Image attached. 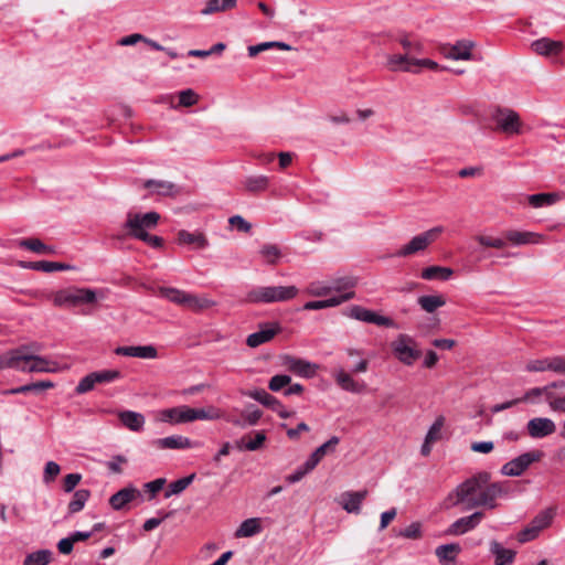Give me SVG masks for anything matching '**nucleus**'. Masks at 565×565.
I'll list each match as a JSON object with an SVG mask.
<instances>
[{"mask_svg": "<svg viewBox=\"0 0 565 565\" xmlns=\"http://www.w3.org/2000/svg\"><path fill=\"white\" fill-rule=\"evenodd\" d=\"M491 475L481 471L459 483L444 500L445 509L465 504V510L483 507L493 510L497 500L508 494L509 488L504 482H490Z\"/></svg>", "mask_w": 565, "mask_h": 565, "instance_id": "f257e3e1", "label": "nucleus"}, {"mask_svg": "<svg viewBox=\"0 0 565 565\" xmlns=\"http://www.w3.org/2000/svg\"><path fill=\"white\" fill-rule=\"evenodd\" d=\"M160 220V214L151 211L145 214L129 213L125 223V228L129 232V236L147 243L153 248H161L163 246V238L156 235H150L147 230L154 228Z\"/></svg>", "mask_w": 565, "mask_h": 565, "instance_id": "f03ea898", "label": "nucleus"}, {"mask_svg": "<svg viewBox=\"0 0 565 565\" xmlns=\"http://www.w3.org/2000/svg\"><path fill=\"white\" fill-rule=\"evenodd\" d=\"M222 418V413L214 406L192 408L188 405L166 408L159 412L158 419L162 423L179 425L194 420H215Z\"/></svg>", "mask_w": 565, "mask_h": 565, "instance_id": "7ed1b4c3", "label": "nucleus"}, {"mask_svg": "<svg viewBox=\"0 0 565 565\" xmlns=\"http://www.w3.org/2000/svg\"><path fill=\"white\" fill-rule=\"evenodd\" d=\"M298 295L296 286H259L250 289L245 296L247 303L284 302Z\"/></svg>", "mask_w": 565, "mask_h": 565, "instance_id": "20e7f679", "label": "nucleus"}, {"mask_svg": "<svg viewBox=\"0 0 565 565\" xmlns=\"http://www.w3.org/2000/svg\"><path fill=\"white\" fill-rule=\"evenodd\" d=\"M96 300V292L89 288L61 289L53 295L55 307H77L83 303H94Z\"/></svg>", "mask_w": 565, "mask_h": 565, "instance_id": "39448f33", "label": "nucleus"}, {"mask_svg": "<svg viewBox=\"0 0 565 565\" xmlns=\"http://www.w3.org/2000/svg\"><path fill=\"white\" fill-rule=\"evenodd\" d=\"M394 356L405 365H413L422 356V351L416 349V341L408 334L401 333L391 343Z\"/></svg>", "mask_w": 565, "mask_h": 565, "instance_id": "423d86ee", "label": "nucleus"}, {"mask_svg": "<svg viewBox=\"0 0 565 565\" xmlns=\"http://www.w3.org/2000/svg\"><path fill=\"white\" fill-rule=\"evenodd\" d=\"M14 364H18L19 367H14V370L22 372H52L54 367L51 365L52 363L40 355L22 353V349L12 350Z\"/></svg>", "mask_w": 565, "mask_h": 565, "instance_id": "0eeeda50", "label": "nucleus"}, {"mask_svg": "<svg viewBox=\"0 0 565 565\" xmlns=\"http://www.w3.org/2000/svg\"><path fill=\"white\" fill-rule=\"evenodd\" d=\"M497 128L507 135H519L522 132V122L516 111L510 108L497 107L492 115Z\"/></svg>", "mask_w": 565, "mask_h": 565, "instance_id": "6e6552de", "label": "nucleus"}, {"mask_svg": "<svg viewBox=\"0 0 565 565\" xmlns=\"http://www.w3.org/2000/svg\"><path fill=\"white\" fill-rule=\"evenodd\" d=\"M443 232L441 226L433 227L419 235L414 236L408 244L404 245L399 250H397L394 255L397 257H407L417 252H422L427 248V246L433 243L437 236Z\"/></svg>", "mask_w": 565, "mask_h": 565, "instance_id": "1a4fd4ad", "label": "nucleus"}, {"mask_svg": "<svg viewBox=\"0 0 565 565\" xmlns=\"http://www.w3.org/2000/svg\"><path fill=\"white\" fill-rule=\"evenodd\" d=\"M541 451H529L524 452L516 458L508 461L501 468V473L509 477L521 476L533 462L539 461L542 458Z\"/></svg>", "mask_w": 565, "mask_h": 565, "instance_id": "9d476101", "label": "nucleus"}, {"mask_svg": "<svg viewBox=\"0 0 565 565\" xmlns=\"http://www.w3.org/2000/svg\"><path fill=\"white\" fill-rule=\"evenodd\" d=\"M347 316L359 321L373 323L381 327L396 328V323L394 322L393 319L385 316H381L375 311L369 310L358 305L352 306L348 310Z\"/></svg>", "mask_w": 565, "mask_h": 565, "instance_id": "9b49d317", "label": "nucleus"}, {"mask_svg": "<svg viewBox=\"0 0 565 565\" xmlns=\"http://www.w3.org/2000/svg\"><path fill=\"white\" fill-rule=\"evenodd\" d=\"M281 331L279 323L266 322L259 326V330L249 334L246 339V344L249 348H257L264 343L269 342L276 334Z\"/></svg>", "mask_w": 565, "mask_h": 565, "instance_id": "f8f14e48", "label": "nucleus"}, {"mask_svg": "<svg viewBox=\"0 0 565 565\" xmlns=\"http://www.w3.org/2000/svg\"><path fill=\"white\" fill-rule=\"evenodd\" d=\"M247 395L262 405L270 408L273 412H276L280 418H288L291 416V413L286 409L282 403L265 390H254Z\"/></svg>", "mask_w": 565, "mask_h": 565, "instance_id": "ddd939ff", "label": "nucleus"}, {"mask_svg": "<svg viewBox=\"0 0 565 565\" xmlns=\"http://www.w3.org/2000/svg\"><path fill=\"white\" fill-rule=\"evenodd\" d=\"M546 402L552 411L565 413V381L546 385Z\"/></svg>", "mask_w": 565, "mask_h": 565, "instance_id": "4468645a", "label": "nucleus"}, {"mask_svg": "<svg viewBox=\"0 0 565 565\" xmlns=\"http://www.w3.org/2000/svg\"><path fill=\"white\" fill-rule=\"evenodd\" d=\"M484 518V513L482 511H476L468 516H462L456 520L447 529V535H462L473 529H476L482 519Z\"/></svg>", "mask_w": 565, "mask_h": 565, "instance_id": "2eb2a0df", "label": "nucleus"}, {"mask_svg": "<svg viewBox=\"0 0 565 565\" xmlns=\"http://www.w3.org/2000/svg\"><path fill=\"white\" fill-rule=\"evenodd\" d=\"M281 359L282 365L288 371L306 379L315 376L316 371L318 369L316 364L291 355H284Z\"/></svg>", "mask_w": 565, "mask_h": 565, "instance_id": "dca6fc26", "label": "nucleus"}, {"mask_svg": "<svg viewBox=\"0 0 565 565\" xmlns=\"http://www.w3.org/2000/svg\"><path fill=\"white\" fill-rule=\"evenodd\" d=\"M198 445L199 443L192 441L190 438L182 435H171L151 441V446L159 450L190 449L196 447Z\"/></svg>", "mask_w": 565, "mask_h": 565, "instance_id": "f3484780", "label": "nucleus"}, {"mask_svg": "<svg viewBox=\"0 0 565 565\" xmlns=\"http://www.w3.org/2000/svg\"><path fill=\"white\" fill-rule=\"evenodd\" d=\"M527 434L535 439L544 438L555 433V423L547 417H535L527 422Z\"/></svg>", "mask_w": 565, "mask_h": 565, "instance_id": "a211bd4d", "label": "nucleus"}, {"mask_svg": "<svg viewBox=\"0 0 565 565\" xmlns=\"http://www.w3.org/2000/svg\"><path fill=\"white\" fill-rule=\"evenodd\" d=\"M333 379L335 383L343 390L350 393H362L365 388L363 382L355 381L349 372L343 367L333 371Z\"/></svg>", "mask_w": 565, "mask_h": 565, "instance_id": "6ab92c4d", "label": "nucleus"}, {"mask_svg": "<svg viewBox=\"0 0 565 565\" xmlns=\"http://www.w3.org/2000/svg\"><path fill=\"white\" fill-rule=\"evenodd\" d=\"M115 354L139 359H156L158 356V351L153 345H131L117 347L115 349Z\"/></svg>", "mask_w": 565, "mask_h": 565, "instance_id": "aec40b11", "label": "nucleus"}, {"mask_svg": "<svg viewBox=\"0 0 565 565\" xmlns=\"http://www.w3.org/2000/svg\"><path fill=\"white\" fill-rule=\"evenodd\" d=\"M142 186L149 190L150 194L161 196H175L179 193L177 184L164 180L148 179L143 181Z\"/></svg>", "mask_w": 565, "mask_h": 565, "instance_id": "412c9836", "label": "nucleus"}, {"mask_svg": "<svg viewBox=\"0 0 565 565\" xmlns=\"http://www.w3.org/2000/svg\"><path fill=\"white\" fill-rule=\"evenodd\" d=\"M504 238L514 246L537 244L541 242L542 235L527 232L510 230L504 233Z\"/></svg>", "mask_w": 565, "mask_h": 565, "instance_id": "4be33fe9", "label": "nucleus"}, {"mask_svg": "<svg viewBox=\"0 0 565 565\" xmlns=\"http://www.w3.org/2000/svg\"><path fill=\"white\" fill-rule=\"evenodd\" d=\"M367 491H347L341 494V507L349 513H360L361 504L366 498Z\"/></svg>", "mask_w": 565, "mask_h": 565, "instance_id": "5701e85b", "label": "nucleus"}, {"mask_svg": "<svg viewBox=\"0 0 565 565\" xmlns=\"http://www.w3.org/2000/svg\"><path fill=\"white\" fill-rule=\"evenodd\" d=\"M140 495V492L135 487H126L114 493L109 498L110 507L116 510H122L125 505L131 501H134L137 497Z\"/></svg>", "mask_w": 565, "mask_h": 565, "instance_id": "b1692460", "label": "nucleus"}, {"mask_svg": "<svg viewBox=\"0 0 565 565\" xmlns=\"http://www.w3.org/2000/svg\"><path fill=\"white\" fill-rule=\"evenodd\" d=\"M20 267L35 271L53 273L58 270H68L73 266L64 263L39 260V262H20Z\"/></svg>", "mask_w": 565, "mask_h": 565, "instance_id": "393cba45", "label": "nucleus"}, {"mask_svg": "<svg viewBox=\"0 0 565 565\" xmlns=\"http://www.w3.org/2000/svg\"><path fill=\"white\" fill-rule=\"evenodd\" d=\"M531 46L540 55H558L564 49V43L548 38H541L535 40Z\"/></svg>", "mask_w": 565, "mask_h": 565, "instance_id": "a878e982", "label": "nucleus"}, {"mask_svg": "<svg viewBox=\"0 0 565 565\" xmlns=\"http://www.w3.org/2000/svg\"><path fill=\"white\" fill-rule=\"evenodd\" d=\"M385 65L391 72L417 73V70L414 68L415 63H413V61H411L405 54L387 55Z\"/></svg>", "mask_w": 565, "mask_h": 565, "instance_id": "bb28decb", "label": "nucleus"}, {"mask_svg": "<svg viewBox=\"0 0 565 565\" xmlns=\"http://www.w3.org/2000/svg\"><path fill=\"white\" fill-rule=\"evenodd\" d=\"M120 423L131 431L139 433L145 426V416L134 411H122L118 414Z\"/></svg>", "mask_w": 565, "mask_h": 565, "instance_id": "cd10ccee", "label": "nucleus"}, {"mask_svg": "<svg viewBox=\"0 0 565 565\" xmlns=\"http://www.w3.org/2000/svg\"><path fill=\"white\" fill-rule=\"evenodd\" d=\"M340 443L339 437L332 436L328 441L319 446L307 459V466L317 467L321 459L328 454L332 452L338 444Z\"/></svg>", "mask_w": 565, "mask_h": 565, "instance_id": "c85d7f7f", "label": "nucleus"}, {"mask_svg": "<svg viewBox=\"0 0 565 565\" xmlns=\"http://www.w3.org/2000/svg\"><path fill=\"white\" fill-rule=\"evenodd\" d=\"M269 181V177L264 174L249 175L243 181V185L248 193L258 194L268 189Z\"/></svg>", "mask_w": 565, "mask_h": 565, "instance_id": "c756f323", "label": "nucleus"}, {"mask_svg": "<svg viewBox=\"0 0 565 565\" xmlns=\"http://www.w3.org/2000/svg\"><path fill=\"white\" fill-rule=\"evenodd\" d=\"M490 552L495 556V565H511L515 558V552L504 548L499 542L490 543Z\"/></svg>", "mask_w": 565, "mask_h": 565, "instance_id": "7c9ffc66", "label": "nucleus"}, {"mask_svg": "<svg viewBox=\"0 0 565 565\" xmlns=\"http://www.w3.org/2000/svg\"><path fill=\"white\" fill-rule=\"evenodd\" d=\"M461 547L458 543H450V544H444L439 545L435 554L438 557L439 562L443 565H449V563H454L457 555L460 553Z\"/></svg>", "mask_w": 565, "mask_h": 565, "instance_id": "2f4dec72", "label": "nucleus"}, {"mask_svg": "<svg viewBox=\"0 0 565 565\" xmlns=\"http://www.w3.org/2000/svg\"><path fill=\"white\" fill-rule=\"evenodd\" d=\"M454 275V270L449 267L429 266L422 270L420 277L425 280H448Z\"/></svg>", "mask_w": 565, "mask_h": 565, "instance_id": "473e14b6", "label": "nucleus"}, {"mask_svg": "<svg viewBox=\"0 0 565 565\" xmlns=\"http://www.w3.org/2000/svg\"><path fill=\"white\" fill-rule=\"evenodd\" d=\"M473 47V43L470 41H459L449 50L447 57L451 60H463L469 61L472 58L471 50Z\"/></svg>", "mask_w": 565, "mask_h": 565, "instance_id": "72a5a7b5", "label": "nucleus"}, {"mask_svg": "<svg viewBox=\"0 0 565 565\" xmlns=\"http://www.w3.org/2000/svg\"><path fill=\"white\" fill-rule=\"evenodd\" d=\"M398 43L402 45L403 50L405 51L404 54L415 63L417 60V55H420L424 51L423 44L417 41L413 40L407 35L401 36L398 39Z\"/></svg>", "mask_w": 565, "mask_h": 565, "instance_id": "f704fd0d", "label": "nucleus"}, {"mask_svg": "<svg viewBox=\"0 0 565 565\" xmlns=\"http://www.w3.org/2000/svg\"><path fill=\"white\" fill-rule=\"evenodd\" d=\"M89 498L90 491L88 489L76 490L67 505V515H73L82 511Z\"/></svg>", "mask_w": 565, "mask_h": 565, "instance_id": "c9c22d12", "label": "nucleus"}, {"mask_svg": "<svg viewBox=\"0 0 565 565\" xmlns=\"http://www.w3.org/2000/svg\"><path fill=\"white\" fill-rule=\"evenodd\" d=\"M178 242L180 244L194 245L200 249H203L209 245V241L202 233H191L185 230H181L178 233Z\"/></svg>", "mask_w": 565, "mask_h": 565, "instance_id": "e433bc0d", "label": "nucleus"}, {"mask_svg": "<svg viewBox=\"0 0 565 565\" xmlns=\"http://www.w3.org/2000/svg\"><path fill=\"white\" fill-rule=\"evenodd\" d=\"M262 531L260 520L257 518H250L243 521L239 527L235 532L236 537H250L258 534Z\"/></svg>", "mask_w": 565, "mask_h": 565, "instance_id": "4c0bfd02", "label": "nucleus"}, {"mask_svg": "<svg viewBox=\"0 0 565 565\" xmlns=\"http://www.w3.org/2000/svg\"><path fill=\"white\" fill-rule=\"evenodd\" d=\"M417 302L423 310L428 313H433L438 308L446 305V299L443 295H427L420 296Z\"/></svg>", "mask_w": 565, "mask_h": 565, "instance_id": "58836bf2", "label": "nucleus"}, {"mask_svg": "<svg viewBox=\"0 0 565 565\" xmlns=\"http://www.w3.org/2000/svg\"><path fill=\"white\" fill-rule=\"evenodd\" d=\"M19 246L36 254H54L55 247L44 244L39 238H26L19 242Z\"/></svg>", "mask_w": 565, "mask_h": 565, "instance_id": "ea45409f", "label": "nucleus"}, {"mask_svg": "<svg viewBox=\"0 0 565 565\" xmlns=\"http://www.w3.org/2000/svg\"><path fill=\"white\" fill-rule=\"evenodd\" d=\"M214 305V301L207 298H200L195 295L186 292L183 307L192 311L199 312L202 311L203 309L211 308Z\"/></svg>", "mask_w": 565, "mask_h": 565, "instance_id": "a19ab883", "label": "nucleus"}, {"mask_svg": "<svg viewBox=\"0 0 565 565\" xmlns=\"http://www.w3.org/2000/svg\"><path fill=\"white\" fill-rule=\"evenodd\" d=\"M358 284V279L353 276H344L334 278L331 284V291H337L339 295L354 291V288Z\"/></svg>", "mask_w": 565, "mask_h": 565, "instance_id": "79ce46f5", "label": "nucleus"}, {"mask_svg": "<svg viewBox=\"0 0 565 565\" xmlns=\"http://www.w3.org/2000/svg\"><path fill=\"white\" fill-rule=\"evenodd\" d=\"M559 200L557 193H536L527 196L529 204L535 209L552 205Z\"/></svg>", "mask_w": 565, "mask_h": 565, "instance_id": "37998d69", "label": "nucleus"}, {"mask_svg": "<svg viewBox=\"0 0 565 565\" xmlns=\"http://www.w3.org/2000/svg\"><path fill=\"white\" fill-rule=\"evenodd\" d=\"M556 512L553 508H546L539 512L534 519L531 521V524L541 532L542 530L548 527L555 516Z\"/></svg>", "mask_w": 565, "mask_h": 565, "instance_id": "c03bdc74", "label": "nucleus"}, {"mask_svg": "<svg viewBox=\"0 0 565 565\" xmlns=\"http://www.w3.org/2000/svg\"><path fill=\"white\" fill-rule=\"evenodd\" d=\"M237 0H209L201 13L204 15L213 14L215 12L226 11L236 6Z\"/></svg>", "mask_w": 565, "mask_h": 565, "instance_id": "a18cd8bd", "label": "nucleus"}, {"mask_svg": "<svg viewBox=\"0 0 565 565\" xmlns=\"http://www.w3.org/2000/svg\"><path fill=\"white\" fill-rule=\"evenodd\" d=\"M259 255L264 263L268 265H276L281 258V250L275 244H264L259 249Z\"/></svg>", "mask_w": 565, "mask_h": 565, "instance_id": "49530a36", "label": "nucleus"}, {"mask_svg": "<svg viewBox=\"0 0 565 565\" xmlns=\"http://www.w3.org/2000/svg\"><path fill=\"white\" fill-rule=\"evenodd\" d=\"M195 473L186 476L184 478H180L175 481H172L167 491L164 492V498H170L171 495H177L183 492L194 480Z\"/></svg>", "mask_w": 565, "mask_h": 565, "instance_id": "de8ad7c7", "label": "nucleus"}, {"mask_svg": "<svg viewBox=\"0 0 565 565\" xmlns=\"http://www.w3.org/2000/svg\"><path fill=\"white\" fill-rule=\"evenodd\" d=\"M52 552L50 550H40L25 556L23 565H47L51 562Z\"/></svg>", "mask_w": 565, "mask_h": 565, "instance_id": "09e8293b", "label": "nucleus"}, {"mask_svg": "<svg viewBox=\"0 0 565 565\" xmlns=\"http://www.w3.org/2000/svg\"><path fill=\"white\" fill-rule=\"evenodd\" d=\"M96 385L108 384L118 381L122 377V374L118 370H100L92 372Z\"/></svg>", "mask_w": 565, "mask_h": 565, "instance_id": "8fccbe9b", "label": "nucleus"}, {"mask_svg": "<svg viewBox=\"0 0 565 565\" xmlns=\"http://www.w3.org/2000/svg\"><path fill=\"white\" fill-rule=\"evenodd\" d=\"M185 291L172 288V287H160L159 295L167 300L183 307Z\"/></svg>", "mask_w": 565, "mask_h": 565, "instance_id": "3c124183", "label": "nucleus"}, {"mask_svg": "<svg viewBox=\"0 0 565 565\" xmlns=\"http://www.w3.org/2000/svg\"><path fill=\"white\" fill-rule=\"evenodd\" d=\"M476 241L484 247H491V248H503L507 246V239L500 238V237H491L487 235H478L476 237Z\"/></svg>", "mask_w": 565, "mask_h": 565, "instance_id": "603ef678", "label": "nucleus"}, {"mask_svg": "<svg viewBox=\"0 0 565 565\" xmlns=\"http://www.w3.org/2000/svg\"><path fill=\"white\" fill-rule=\"evenodd\" d=\"M96 386L92 372L82 377L75 387V394L83 395L93 391Z\"/></svg>", "mask_w": 565, "mask_h": 565, "instance_id": "864d4df0", "label": "nucleus"}, {"mask_svg": "<svg viewBox=\"0 0 565 565\" xmlns=\"http://www.w3.org/2000/svg\"><path fill=\"white\" fill-rule=\"evenodd\" d=\"M61 467L55 461H47L43 471V482L49 484L60 475Z\"/></svg>", "mask_w": 565, "mask_h": 565, "instance_id": "5fc2aeb1", "label": "nucleus"}, {"mask_svg": "<svg viewBox=\"0 0 565 565\" xmlns=\"http://www.w3.org/2000/svg\"><path fill=\"white\" fill-rule=\"evenodd\" d=\"M199 100V95L191 88L183 89L179 93V105L183 107H191Z\"/></svg>", "mask_w": 565, "mask_h": 565, "instance_id": "6e6d98bb", "label": "nucleus"}, {"mask_svg": "<svg viewBox=\"0 0 565 565\" xmlns=\"http://www.w3.org/2000/svg\"><path fill=\"white\" fill-rule=\"evenodd\" d=\"M291 382V377L286 374H277L274 375L268 383V388L273 392H278L282 387L289 385Z\"/></svg>", "mask_w": 565, "mask_h": 565, "instance_id": "4d7b16f0", "label": "nucleus"}, {"mask_svg": "<svg viewBox=\"0 0 565 565\" xmlns=\"http://www.w3.org/2000/svg\"><path fill=\"white\" fill-rule=\"evenodd\" d=\"M355 297V291L344 292L338 296L330 297L323 300L326 308L337 307L345 301H349Z\"/></svg>", "mask_w": 565, "mask_h": 565, "instance_id": "13d9d810", "label": "nucleus"}, {"mask_svg": "<svg viewBox=\"0 0 565 565\" xmlns=\"http://www.w3.org/2000/svg\"><path fill=\"white\" fill-rule=\"evenodd\" d=\"M315 469V467H308L307 466V460L301 465L299 466L292 473L288 475L286 477V481L289 482V483H296V482H299L307 473H309L310 471H312Z\"/></svg>", "mask_w": 565, "mask_h": 565, "instance_id": "bf43d9fd", "label": "nucleus"}, {"mask_svg": "<svg viewBox=\"0 0 565 565\" xmlns=\"http://www.w3.org/2000/svg\"><path fill=\"white\" fill-rule=\"evenodd\" d=\"M399 535L411 540H417L422 537V525L419 522H413L404 530L399 532Z\"/></svg>", "mask_w": 565, "mask_h": 565, "instance_id": "052dcab7", "label": "nucleus"}, {"mask_svg": "<svg viewBox=\"0 0 565 565\" xmlns=\"http://www.w3.org/2000/svg\"><path fill=\"white\" fill-rule=\"evenodd\" d=\"M444 426V417L439 416L436 418L434 424L430 426L429 430L426 434L425 439L427 441H436L440 438V431Z\"/></svg>", "mask_w": 565, "mask_h": 565, "instance_id": "680f3d73", "label": "nucleus"}, {"mask_svg": "<svg viewBox=\"0 0 565 565\" xmlns=\"http://www.w3.org/2000/svg\"><path fill=\"white\" fill-rule=\"evenodd\" d=\"M262 415L263 413L258 408H248L245 412H243L242 417L244 418L245 427L256 425L259 422Z\"/></svg>", "mask_w": 565, "mask_h": 565, "instance_id": "e2e57ef3", "label": "nucleus"}, {"mask_svg": "<svg viewBox=\"0 0 565 565\" xmlns=\"http://www.w3.org/2000/svg\"><path fill=\"white\" fill-rule=\"evenodd\" d=\"M127 461L128 460L125 456L116 455V456H113L111 459L106 462V467L113 473L119 475L122 472L121 465L127 463Z\"/></svg>", "mask_w": 565, "mask_h": 565, "instance_id": "0e129e2a", "label": "nucleus"}, {"mask_svg": "<svg viewBox=\"0 0 565 565\" xmlns=\"http://www.w3.org/2000/svg\"><path fill=\"white\" fill-rule=\"evenodd\" d=\"M228 223L231 226L236 227L239 232L249 233L252 230V224L247 222L241 215H233L228 218Z\"/></svg>", "mask_w": 565, "mask_h": 565, "instance_id": "69168bd1", "label": "nucleus"}, {"mask_svg": "<svg viewBox=\"0 0 565 565\" xmlns=\"http://www.w3.org/2000/svg\"><path fill=\"white\" fill-rule=\"evenodd\" d=\"M540 532L536 530L531 523L524 527L522 531L518 534V541L520 543H525L529 541H532L539 536Z\"/></svg>", "mask_w": 565, "mask_h": 565, "instance_id": "338daca9", "label": "nucleus"}, {"mask_svg": "<svg viewBox=\"0 0 565 565\" xmlns=\"http://www.w3.org/2000/svg\"><path fill=\"white\" fill-rule=\"evenodd\" d=\"M82 475L81 473H68L63 479V490L65 492H72L76 486L81 482Z\"/></svg>", "mask_w": 565, "mask_h": 565, "instance_id": "774afa93", "label": "nucleus"}]
</instances>
